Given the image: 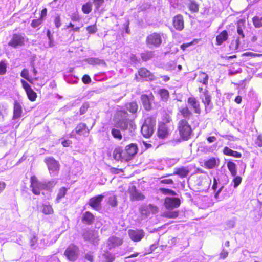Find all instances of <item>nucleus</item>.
Here are the masks:
<instances>
[{
    "label": "nucleus",
    "instance_id": "f257e3e1",
    "mask_svg": "<svg viewBox=\"0 0 262 262\" xmlns=\"http://www.w3.org/2000/svg\"><path fill=\"white\" fill-rule=\"evenodd\" d=\"M129 114L124 110L117 112L118 120L116 125L121 130L128 133V136H133L136 128L133 120L129 118Z\"/></svg>",
    "mask_w": 262,
    "mask_h": 262
},
{
    "label": "nucleus",
    "instance_id": "f03ea898",
    "mask_svg": "<svg viewBox=\"0 0 262 262\" xmlns=\"http://www.w3.org/2000/svg\"><path fill=\"white\" fill-rule=\"evenodd\" d=\"M137 145L132 143L126 146L124 149L121 147L116 148L113 151V157L117 161H128L137 154Z\"/></svg>",
    "mask_w": 262,
    "mask_h": 262
},
{
    "label": "nucleus",
    "instance_id": "7ed1b4c3",
    "mask_svg": "<svg viewBox=\"0 0 262 262\" xmlns=\"http://www.w3.org/2000/svg\"><path fill=\"white\" fill-rule=\"evenodd\" d=\"M31 185L32 192L37 195L40 194L42 190H50L52 189L57 183V181L53 179L50 181L43 180L39 181L35 176H33L30 179Z\"/></svg>",
    "mask_w": 262,
    "mask_h": 262
},
{
    "label": "nucleus",
    "instance_id": "20e7f679",
    "mask_svg": "<svg viewBox=\"0 0 262 262\" xmlns=\"http://www.w3.org/2000/svg\"><path fill=\"white\" fill-rule=\"evenodd\" d=\"M220 179H223L226 180V179H227V177L226 175L221 174L219 177H214L213 179V184L212 187V188L214 191H216L219 186L220 187L215 194V198L219 199H223L226 194V190L224 186V185L226 184V183L221 182Z\"/></svg>",
    "mask_w": 262,
    "mask_h": 262
},
{
    "label": "nucleus",
    "instance_id": "39448f33",
    "mask_svg": "<svg viewBox=\"0 0 262 262\" xmlns=\"http://www.w3.org/2000/svg\"><path fill=\"white\" fill-rule=\"evenodd\" d=\"M178 128L181 137L184 140H187L191 138L192 129L187 120H180L178 124Z\"/></svg>",
    "mask_w": 262,
    "mask_h": 262
},
{
    "label": "nucleus",
    "instance_id": "423d86ee",
    "mask_svg": "<svg viewBox=\"0 0 262 262\" xmlns=\"http://www.w3.org/2000/svg\"><path fill=\"white\" fill-rule=\"evenodd\" d=\"M156 125V120L153 117H147L141 127V133L146 138L150 137L154 132Z\"/></svg>",
    "mask_w": 262,
    "mask_h": 262
},
{
    "label": "nucleus",
    "instance_id": "0eeeda50",
    "mask_svg": "<svg viewBox=\"0 0 262 262\" xmlns=\"http://www.w3.org/2000/svg\"><path fill=\"white\" fill-rule=\"evenodd\" d=\"M163 34L153 33L147 36L146 42L147 46L150 48H158L162 42V36Z\"/></svg>",
    "mask_w": 262,
    "mask_h": 262
},
{
    "label": "nucleus",
    "instance_id": "6e6552de",
    "mask_svg": "<svg viewBox=\"0 0 262 262\" xmlns=\"http://www.w3.org/2000/svg\"><path fill=\"white\" fill-rule=\"evenodd\" d=\"M64 254L68 260L74 261L78 257L79 254V248L76 246L71 244L66 250Z\"/></svg>",
    "mask_w": 262,
    "mask_h": 262
},
{
    "label": "nucleus",
    "instance_id": "1a4fd4ad",
    "mask_svg": "<svg viewBox=\"0 0 262 262\" xmlns=\"http://www.w3.org/2000/svg\"><path fill=\"white\" fill-rule=\"evenodd\" d=\"M89 133V130L85 123H81L77 125L75 128L70 134L71 138H76V135L80 136H88Z\"/></svg>",
    "mask_w": 262,
    "mask_h": 262
},
{
    "label": "nucleus",
    "instance_id": "9d476101",
    "mask_svg": "<svg viewBox=\"0 0 262 262\" xmlns=\"http://www.w3.org/2000/svg\"><path fill=\"white\" fill-rule=\"evenodd\" d=\"M47 164L49 171L50 174L53 176H56L59 169V164L56 160L53 158H49L45 160Z\"/></svg>",
    "mask_w": 262,
    "mask_h": 262
},
{
    "label": "nucleus",
    "instance_id": "9b49d317",
    "mask_svg": "<svg viewBox=\"0 0 262 262\" xmlns=\"http://www.w3.org/2000/svg\"><path fill=\"white\" fill-rule=\"evenodd\" d=\"M25 35L21 34H14L8 45L14 48L24 45Z\"/></svg>",
    "mask_w": 262,
    "mask_h": 262
},
{
    "label": "nucleus",
    "instance_id": "f8f14e48",
    "mask_svg": "<svg viewBox=\"0 0 262 262\" xmlns=\"http://www.w3.org/2000/svg\"><path fill=\"white\" fill-rule=\"evenodd\" d=\"M129 238L135 242L142 240L145 236V232L142 229H129L128 231Z\"/></svg>",
    "mask_w": 262,
    "mask_h": 262
},
{
    "label": "nucleus",
    "instance_id": "ddd939ff",
    "mask_svg": "<svg viewBox=\"0 0 262 262\" xmlns=\"http://www.w3.org/2000/svg\"><path fill=\"white\" fill-rule=\"evenodd\" d=\"M202 101L205 106V112L206 114L210 112L213 108V104L211 102V98L209 94L208 91L205 90L204 94L202 97Z\"/></svg>",
    "mask_w": 262,
    "mask_h": 262
},
{
    "label": "nucleus",
    "instance_id": "4468645a",
    "mask_svg": "<svg viewBox=\"0 0 262 262\" xmlns=\"http://www.w3.org/2000/svg\"><path fill=\"white\" fill-rule=\"evenodd\" d=\"M83 237L85 241H89L95 246L98 244L99 239L98 233L95 231L92 230L86 231L83 233Z\"/></svg>",
    "mask_w": 262,
    "mask_h": 262
},
{
    "label": "nucleus",
    "instance_id": "2eb2a0df",
    "mask_svg": "<svg viewBox=\"0 0 262 262\" xmlns=\"http://www.w3.org/2000/svg\"><path fill=\"white\" fill-rule=\"evenodd\" d=\"M158 212V208L151 204L143 205L140 209V212L142 216L147 217L151 214H155Z\"/></svg>",
    "mask_w": 262,
    "mask_h": 262
},
{
    "label": "nucleus",
    "instance_id": "dca6fc26",
    "mask_svg": "<svg viewBox=\"0 0 262 262\" xmlns=\"http://www.w3.org/2000/svg\"><path fill=\"white\" fill-rule=\"evenodd\" d=\"M21 82L23 88L26 92L28 99L31 101H35L37 97L36 93L33 90L29 84H28L26 81L21 79Z\"/></svg>",
    "mask_w": 262,
    "mask_h": 262
},
{
    "label": "nucleus",
    "instance_id": "f3484780",
    "mask_svg": "<svg viewBox=\"0 0 262 262\" xmlns=\"http://www.w3.org/2000/svg\"><path fill=\"white\" fill-rule=\"evenodd\" d=\"M171 127L167 124L161 123L159 125L158 135L161 138H166L170 133Z\"/></svg>",
    "mask_w": 262,
    "mask_h": 262
},
{
    "label": "nucleus",
    "instance_id": "a211bd4d",
    "mask_svg": "<svg viewBox=\"0 0 262 262\" xmlns=\"http://www.w3.org/2000/svg\"><path fill=\"white\" fill-rule=\"evenodd\" d=\"M180 205V200L178 198L167 197L165 200V205L168 209L177 208Z\"/></svg>",
    "mask_w": 262,
    "mask_h": 262
},
{
    "label": "nucleus",
    "instance_id": "6ab92c4d",
    "mask_svg": "<svg viewBox=\"0 0 262 262\" xmlns=\"http://www.w3.org/2000/svg\"><path fill=\"white\" fill-rule=\"evenodd\" d=\"M188 104L189 107L197 114H200L201 110L199 101L194 97H190L188 99Z\"/></svg>",
    "mask_w": 262,
    "mask_h": 262
},
{
    "label": "nucleus",
    "instance_id": "aec40b11",
    "mask_svg": "<svg viewBox=\"0 0 262 262\" xmlns=\"http://www.w3.org/2000/svg\"><path fill=\"white\" fill-rule=\"evenodd\" d=\"M103 198L102 195L93 197L90 199L89 204L95 210H99L101 209V203Z\"/></svg>",
    "mask_w": 262,
    "mask_h": 262
},
{
    "label": "nucleus",
    "instance_id": "412c9836",
    "mask_svg": "<svg viewBox=\"0 0 262 262\" xmlns=\"http://www.w3.org/2000/svg\"><path fill=\"white\" fill-rule=\"evenodd\" d=\"M122 243V239L115 236H112L108 239L107 245L109 249L111 250L121 245Z\"/></svg>",
    "mask_w": 262,
    "mask_h": 262
},
{
    "label": "nucleus",
    "instance_id": "4be33fe9",
    "mask_svg": "<svg viewBox=\"0 0 262 262\" xmlns=\"http://www.w3.org/2000/svg\"><path fill=\"white\" fill-rule=\"evenodd\" d=\"M173 25L177 30H182L184 26L183 16L181 14H178L174 16L173 18Z\"/></svg>",
    "mask_w": 262,
    "mask_h": 262
},
{
    "label": "nucleus",
    "instance_id": "5701e85b",
    "mask_svg": "<svg viewBox=\"0 0 262 262\" xmlns=\"http://www.w3.org/2000/svg\"><path fill=\"white\" fill-rule=\"evenodd\" d=\"M23 113L21 104L18 101H14L13 119L16 120L21 117Z\"/></svg>",
    "mask_w": 262,
    "mask_h": 262
},
{
    "label": "nucleus",
    "instance_id": "b1692460",
    "mask_svg": "<svg viewBox=\"0 0 262 262\" xmlns=\"http://www.w3.org/2000/svg\"><path fill=\"white\" fill-rule=\"evenodd\" d=\"M131 198L134 200H142L144 198V195L139 192L136 188L135 186H133L130 190Z\"/></svg>",
    "mask_w": 262,
    "mask_h": 262
},
{
    "label": "nucleus",
    "instance_id": "393cba45",
    "mask_svg": "<svg viewBox=\"0 0 262 262\" xmlns=\"http://www.w3.org/2000/svg\"><path fill=\"white\" fill-rule=\"evenodd\" d=\"M141 100L144 108L149 111L151 108V103L150 98L147 95H142L141 97Z\"/></svg>",
    "mask_w": 262,
    "mask_h": 262
},
{
    "label": "nucleus",
    "instance_id": "a878e982",
    "mask_svg": "<svg viewBox=\"0 0 262 262\" xmlns=\"http://www.w3.org/2000/svg\"><path fill=\"white\" fill-rule=\"evenodd\" d=\"M139 75L146 79V80H152L154 79V75L151 72L145 68H141L139 70Z\"/></svg>",
    "mask_w": 262,
    "mask_h": 262
},
{
    "label": "nucleus",
    "instance_id": "bb28decb",
    "mask_svg": "<svg viewBox=\"0 0 262 262\" xmlns=\"http://www.w3.org/2000/svg\"><path fill=\"white\" fill-rule=\"evenodd\" d=\"M179 112L181 115L184 118V119H189L191 117L193 116L192 113L189 110L188 107L186 106H181L179 108Z\"/></svg>",
    "mask_w": 262,
    "mask_h": 262
},
{
    "label": "nucleus",
    "instance_id": "cd10ccee",
    "mask_svg": "<svg viewBox=\"0 0 262 262\" xmlns=\"http://www.w3.org/2000/svg\"><path fill=\"white\" fill-rule=\"evenodd\" d=\"M88 63L92 66H106V63L103 60L100 59L98 58H89L85 60Z\"/></svg>",
    "mask_w": 262,
    "mask_h": 262
},
{
    "label": "nucleus",
    "instance_id": "c85d7f7f",
    "mask_svg": "<svg viewBox=\"0 0 262 262\" xmlns=\"http://www.w3.org/2000/svg\"><path fill=\"white\" fill-rule=\"evenodd\" d=\"M189 172V171L187 168L182 167L181 168H176L173 174H168V176L176 174L179 176L181 177H185L188 174Z\"/></svg>",
    "mask_w": 262,
    "mask_h": 262
},
{
    "label": "nucleus",
    "instance_id": "c756f323",
    "mask_svg": "<svg viewBox=\"0 0 262 262\" xmlns=\"http://www.w3.org/2000/svg\"><path fill=\"white\" fill-rule=\"evenodd\" d=\"M228 34L227 31L224 30L222 31L216 37V41L217 45H222L228 38Z\"/></svg>",
    "mask_w": 262,
    "mask_h": 262
},
{
    "label": "nucleus",
    "instance_id": "7c9ffc66",
    "mask_svg": "<svg viewBox=\"0 0 262 262\" xmlns=\"http://www.w3.org/2000/svg\"><path fill=\"white\" fill-rule=\"evenodd\" d=\"M223 153L227 156L234 157L235 158H241L242 154L236 151H234L228 147H225L223 149Z\"/></svg>",
    "mask_w": 262,
    "mask_h": 262
},
{
    "label": "nucleus",
    "instance_id": "2f4dec72",
    "mask_svg": "<svg viewBox=\"0 0 262 262\" xmlns=\"http://www.w3.org/2000/svg\"><path fill=\"white\" fill-rule=\"evenodd\" d=\"M94 215L89 211H86L83 214L82 222L86 224L90 225L93 222Z\"/></svg>",
    "mask_w": 262,
    "mask_h": 262
},
{
    "label": "nucleus",
    "instance_id": "473e14b6",
    "mask_svg": "<svg viewBox=\"0 0 262 262\" xmlns=\"http://www.w3.org/2000/svg\"><path fill=\"white\" fill-rule=\"evenodd\" d=\"M127 111L132 114H135L138 110V105L136 102H131L128 103L125 105Z\"/></svg>",
    "mask_w": 262,
    "mask_h": 262
},
{
    "label": "nucleus",
    "instance_id": "72a5a7b5",
    "mask_svg": "<svg viewBox=\"0 0 262 262\" xmlns=\"http://www.w3.org/2000/svg\"><path fill=\"white\" fill-rule=\"evenodd\" d=\"M67 191L68 189L64 187H62L59 189L55 200V203L57 204L60 202L61 199L64 198L67 194Z\"/></svg>",
    "mask_w": 262,
    "mask_h": 262
},
{
    "label": "nucleus",
    "instance_id": "f704fd0d",
    "mask_svg": "<svg viewBox=\"0 0 262 262\" xmlns=\"http://www.w3.org/2000/svg\"><path fill=\"white\" fill-rule=\"evenodd\" d=\"M219 160L214 158H211L205 162V165L208 169L214 168L216 166L218 165Z\"/></svg>",
    "mask_w": 262,
    "mask_h": 262
},
{
    "label": "nucleus",
    "instance_id": "c9c22d12",
    "mask_svg": "<svg viewBox=\"0 0 262 262\" xmlns=\"http://www.w3.org/2000/svg\"><path fill=\"white\" fill-rule=\"evenodd\" d=\"M102 257L104 259V262H113L115 259V254L108 251L105 252L102 254Z\"/></svg>",
    "mask_w": 262,
    "mask_h": 262
},
{
    "label": "nucleus",
    "instance_id": "e433bc0d",
    "mask_svg": "<svg viewBox=\"0 0 262 262\" xmlns=\"http://www.w3.org/2000/svg\"><path fill=\"white\" fill-rule=\"evenodd\" d=\"M188 6L192 12H197L199 11V5L194 0H189Z\"/></svg>",
    "mask_w": 262,
    "mask_h": 262
},
{
    "label": "nucleus",
    "instance_id": "4c0bfd02",
    "mask_svg": "<svg viewBox=\"0 0 262 262\" xmlns=\"http://www.w3.org/2000/svg\"><path fill=\"white\" fill-rule=\"evenodd\" d=\"M252 22L256 28H262V16H255L252 18Z\"/></svg>",
    "mask_w": 262,
    "mask_h": 262
},
{
    "label": "nucleus",
    "instance_id": "58836bf2",
    "mask_svg": "<svg viewBox=\"0 0 262 262\" xmlns=\"http://www.w3.org/2000/svg\"><path fill=\"white\" fill-rule=\"evenodd\" d=\"M227 167L232 176H235L237 174L236 165L234 163L231 161L228 162Z\"/></svg>",
    "mask_w": 262,
    "mask_h": 262
},
{
    "label": "nucleus",
    "instance_id": "ea45409f",
    "mask_svg": "<svg viewBox=\"0 0 262 262\" xmlns=\"http://www.w3.org/2000/svg\"><path fill=\"white\" fill-rule=\"evenodd\" d=\"M199 81L204 85L208 84V76L205 73L201 72L199 76Z\"/></svg>",
    "mask_w": 262,
    "mask_h": 262
},
{
    "label": "nucleus",
    "instance_id": "a19ab883",
    "mask_svg": "<svg viewBox=\"0 0 262 262\" xmlns=\"http://www.w3.org/2000/svg\"><path fill=\"white\" fill-rule=\"evenodd\" d=\"M245 28V26L244 25V23L242 20L238 21L237 26V32L238 34L242 38H244L245 37L243 29Z\"/></svg>",
    "mask_w": 262,
    "mask_h": 262
},
{
    "label": "nucleus",
    "instance_id": "79ce46f5",
    "mask_svg": "<svg viewBox=\"0 0 262 262\" xmlns=\"http://www.w3.org/2000/svg\"><path fill=\"white\" fill-rule=\"evenodd\" d=\"M92 4L91 2H88L83 5L82 11L84 14H89L92 11Z\"/></svg>",
    "mask_w": 262,
    "mask_h": 262
},
{
    "label": "nucleus",
    "instance_id": "37998d69",
    "mask_svg": "<svg viewBox=\"0 0 262 262\" xmlns=\"http://www.w3.org/2000/svg\"><path fill=\"white\" fill-rule=\"evenodd\" d=\"M42 212L45 214H51L53 213V209L50 205L43 204Z\"/></svg>",
    "mask_w": 262,
    "mask_h": 262
},
{
    "label": "nucleus",
    "instance_id": "c03bdc74",
    "mask_svg": "<svg viewBox=\"0 0 262 262\" xmlns=\"http://www.w3.org/2000/svg\"><path fill=\"white\" fill-rule=\"evenodd\" d=\"M240 44L239 37H238L235 41H233L231 43L230 47L232 50H240L242 49Z\"/></svg>",
    "mask_w": 262,
    "mask_h": 262
},
{
    "label": "nucleus",
    "instance_id": "a18cd8bd",
    "mask_svg": "<svg viewBox=\"0 0 262 262\" xmlns=\"http://www.w3.org/2000/svg\"><path fill=\"white\" fill-rule=\"evenodd\" d=\"M111 134L113 137L118 140H120L122 138V136L120 130L113 128L111 130Z\"/></svg>",
    "mask_w": 262,
    "mask_h": 262
},
{
    "label": "nucleus",
    "instance_id": "49530a36",
    "mask_svg": "<svg viewBox=\"0 0 262 262\" xmlns=\"http://www.w3.org/2000/svg\"><path fill=\"white\" fill-rule=\"evenodd\" d=\"M143 60L147 61L153 57V52L151 51H146L141 54Z\"/></svg>",
    "mask_w": 262,
    "mask_h": 262
},
{
    "label": "nucleus",
    "instance_id": "de8ad7c7",
    "mask_svg": "<svg viewBox=\"0 0 262 262\" xmlns=\"http://www.w3.org/2000/svg\"><path fill=\"white\" fill-rule=\"evenodd\" d=\"M159 95L163 101H166L169 98V92L166 89H161L159 91Z\"/></svg>",
    "mask_w": 262,
    "mask_h": 262
},
{
    "label": "nucleus",
    "instance_id": "09e8293b",
    "mask_svg": "<svg viewBox=\"0 0 262 262\" xmlns=\"http://www.w3.org/2000/svg\"><path fill=\"white\" fill-rule=\"evenodd\" d=\"M37 237L35 234H32L30 239V246L32 248L35 249L37 246Z\"/></svg>",
    "mask_w": 262,
    "mask_h": 262
},
{
    "label": "nucleus",
    "instance_id": "8fccbe9b",
    "mask_svg": "<svg viewBox=\"0 0 262 262\" xmlns=\"http://www.w3.org/2000/svg\"><path fill=\"white\" fill-rule=\"evenodd\" d=\"M234 178L232 180V183H233V187L234 188H236L238 187V186L242 182V178L238 176H233Z\"/></svg>",
    "mask_w": 262,
    "mask_h": 262
},
{
    "label": "nucleus",
    "instance_id": "3c124183",
    "mask_svg": "<svg viewBox=\"0 0 262 262\" xmlns=\"http://www.w3.org/2000/svg\"><path fill=\"white\" fill-rule=\"evenodd\" d=\"M7 67V65L5 61L2 60L0 62V75H4L6 73Z\"/></svg>",
    "mask_w": 262,
    "mask_h": 262
},
{
    "label": "nucleus",
    "instance_id": "603ef678",
    "mask_svg": "<svg viewBox=\"0 0 262 262\" xmlns=\"http://www.w3.org/2000/svg\"><path fill=\"white\" fill-rule=\"evenodd\" d=\"M108 204L112 207H115L117 205V198L115 196H110L108 198Z\"/></svg>",
    "mask_w": 262,
    "mask_h": 262
},
{
    "label": "nucleus",
    "instance_id": "864d4df0",
    "mask_svg": "<svg viewBox=\"0 0 262 262\" xmlns=\"http://www.w3.org/2000/svg\"><path fill=\"white\" fill-rule=\"evenodd\" d=\"M54 23L56 28H59L61 25V20L60 16L56 14L54 17Z\"/></svg>",
    "mask_w": 262,
    "mask_h": 262
},
{
    "label": "nucleus",
    "instance_id": "5fc2aeb1",
    "mask_svg": "<svg viewBox=\"0 0 262 262\" xmlns=\"http://www.w3.org/2000/svg\"><path fill=\"white\" fill-rule=\"evenodd\" d=\"M104 0H93V4L96 11H98L100 7L103 5Z\"/></svg>",
    "mask_w": 262,
    "mask_h": 262
},
{
    "label": "nucleus",
    "instance_id": "6e6d98bb",
    "mask_svg": "<svg viewBox=\"0 0 262 262\" xmlns=\"http://www.w3.org/2000/svg\"><path fill=\"white\" fill-rule=\"evenodd\" d=\"M20 76L23 78L30 81V79L29 78V71L27 69H24L21 72Z\"/></svg>",
    "mask_w": 262,
    "mask_h": 262
},
{
    "label": "nucleus",
    "instance_id": "4d7b16f0",
    "mask_svg": "<svg viewBox=\"0 0 262 262\" xmlns=\"http://www.w3.org/2000/svg\"><path fill=\"white\" fill-rule=\"evenodd\" d=\"M89 107V105L88 103H84L80 108V115H83L85 114Z\"/></svg>",
    "mask_w": 262,
    "mask_h": 262
},
{
    "label": "nucleus",
    "instance_id": "13d9d810",
    "mask_svg": "<svg viewBox=\"0 0 262 262\" xmlns=\"http://www.w3.org/2000/svg\"><path fill=\"white\" fill-rule=\"evenodd\" d=\"M41 22L42 21L41 19H33L31 25L33 28H35L38 27L41 24Z\"/></svg>",
    "mask_w": 262,
    "mask_h": 262
},
{
    "label": "nucleus",
    "instance_id": "bf43d9fd",
    "mask_svg": "<svg viewBox=\"0 0 262 262\" xmlns=\"http://www.w3.org/2000/svg\"><path fill=\"white\" fill-rule=\"evenodd\" d=\"M228 255V252L224 248L222 249L221 252L220 254V258L225 259Z\"/></svg>",
    "mask_w": 262,
    "mask_h": 262
},
{
    "label": "nucleus",
    "instance_id": "052dcab7",
    "mask_svg": "<svg viewBox=\"0 0 262 262\" xmlns=\"http://www.w3.org/2000/svg\"><path fill=\"white\" fill-rule=\"evenodd\" d=\"M138 255H139V253L136 252L127 257H126L125 258L124 261L125 262H135L136 260H132L130 259V258L137 257L138 256Z\"/></svg>",
    "mask_w": 262,
    "mask_h": 262
},
{
    "label": "nucleus",
    "instance_id": "680f3d73",
    "mask_svg": "<svg viewBox=\"0 0 262 262\" xmlns=\"http://www.w3.org/2000/svg\"><path fill=\"white\" fill-rule=\"evenodd\" d=\"M178 211H170L167 213V216L169 218H176L178 216Z\"/></svg>",
    "mask_w": 262,
    "mask_h": 262
},
{
    "label": "nucleus",
    "instance_id": "e2e57ef3",
    "mask_svg": "<svg viewBox=\"0 0 262 262\" xmlns=\"http://www.w3.org/2000/svg\"><path fill=\"white\" fill-rule=\"evenodd\" d=\"M255 143L257 146L259 147L262 146V134L259 135L257 136Z\"/></svg>",
    "mask_w": 262,
    "mask_h": 262
},
{
    "label": "nucleus",
    "instance_id": "0e129e2a",
    "mask_svg": "<svg viewBox=\"0 0 262 262\" xmlns=\"http://www.w3.org/2000/svg\"><path fill=\"white\" fill-rule=\"evenodd\" d=\"M82 80L84 83L89 84L91 82V79L89 75H84L82 78Z\"/></svg>",
    "mask_w": 262,
    "mask_h": 262
},
{
    "label": "nucleus",
    "instance_id": "69168bd1",
    "mask_svg": "<svg viewBox=\"0 0 262 262\" xmlns=\"http://www.w3.org/2000/svg\"><path fill=\"white\" fill-rule=\"evenodd\" d=\"M89 33L93 34L96 32V28L95 26H90L86 28Z\"/></svg>",
    "mask_w": 262,
    "mask_h": 262
},
{
    "label": "nucleus",
    "instance_id": "338daca9",
    "mask_svg": "<svg viewBox=\"0 0 262 262\" xmlns=\"http://www.w3.org/2000/svg\"><path fill=\"white\" fill-rule=\"evenodd\" d=\"M71 18L72 20L73 21H79V17L78 15L76 13H73L71 16Z\"/></svg>",
    "mask_w": 262,
    "mask_h": 262
},
{
    "label": "nucleus",
    "instance_id": "774afa93",
    "mask_svg": "<svg viewBox=\"0 0 262 262\" xmlns=\"http://www.w3.org/2000/svg\"><path fill=\"white\" fill-rule=\"evenodd\" d=\"M85 258L88 260L90 261V262L93 261V256L91 253H87L85 256Z\"/></svg>",
    "mask_w": 262,
    "mask_h": 262
}]
</instances>
